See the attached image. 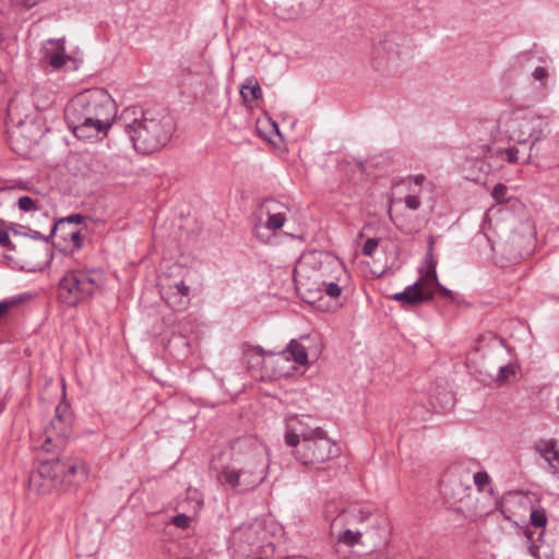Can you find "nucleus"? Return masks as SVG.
Listing matches in <instances>:
<instances>
[{"instance_id": "1", "label": "nucleus", "mask_w": 559, "mask_h": 559, "mask_svg": "<svg viewBox=\"0 0 559 559\" xmlns=\"http://www.w3.org/2000/svg\"><path fill=\"white\" fill-rule=\"evenodd\" d=\"M116 116V102L105 88L100 87L79 93L64 109L66 122L79 139L106 135Z\"/></svg>"}, {"instance_id": "2", "label": "nucleus", "mask_w": 559, "mask_h": 559, "mask_svg": "<svg viewBox=\"0 0 559 559\" xmlns=\"http://www.w3.org/2000/svg\"><path fill=\"white\" fill-rule=\"evenodd\" d=\"M119 121L129 134L133 147L141 154H151L168 143L174 132V124L167 115L153 110L141 111L126 108Z\"/></svg>"}, {"instance_id": "3", "label": "nucleus", "mask_w": 559, "mask_h": 559, "mask_svg": "<svg viewBox=\"0 0 559 559\" xmlns=\"http://www.w3.org/2000/svg\"><path fill=\"white\" fill-rule=\"evenodd\" d=\"M285 443L294 448L293 454L298 462L314 468L341 454L340 445L323 429L285 433Z\"/></svg>"}, {"instance_id": "4", "label": "nucleus", "mask_w": 559, "mask_h": 559, "mask_svg": "<svg viewBox=\"0 0 559 559\" xmlns=\"http://www.w3.org/2000/svg\"><path fill=\"white\" fill-rule=\"evenodd\" d=\"M503 132L509 141L519 144L530 143V151H532L536 143L545 140L550 133L549 121L533 110H515L504 120ZM530 160L531 152L522 163L528 164Z\"/></svg>"}, {"instance_id": "5", "label": "nucleus", "mask_w": 559, "mask_h": 559, "mask_svg": "<svg viewBox=\"0 0 559 559\" xmlns=\"http://www.w3.org/2000/svg\"><path fill=\"white\" fill-rule=\"evenodd\" d=\"M51 454V457L41 460L37 471L29 477L31 484L36 486L41 493L51 491L71 475L81 473L85 476L87 474L82 461L72 457H60L59 453Z\"/></svg>"}, {"instance_id": "6", "label": "nucleus", "mask_w": 559, "mask_h": 559, "mask_svg": "<svg viewBox=\"0 0 559 559\" xmlns=\"http://www.w3.org/2000/svg\"><path fill=\"white\" fill-rule=\"evenodd\" d=\"M104 283V273L96 269L68 271L59 281L58 297L71 307L93 296Z\"/></svg>"}, {"instance_id": "7", "label": "nucleus", "mask_w": 559, "mask_h": 559, "mask_svg": "<svg viewBox=\"0 0 559 559\" xmlns=\"http://www.w3.org/2000/svg\"><path fill=\"white\" fill-rule=\"evenodd\" d=\"M73 415L67 402H60L55 409V416L45 427L37 440L41 450L47 453H60L71 437Z\"/></svg>"}, {"instance_id": "8", "label": "nucleus", "mask_w": 559, "mask_h": 559, "mask_svg": "<svg viewBox=\"0 0 559 559\" xmlns=\"http://www.w3.org/2000/svg\"><path fill=\"white\" fill-rule=\"evenodd\" d=\"M269 460H262L261 466L254 469H242L234 464L225 466L219 480L238 492H247L258 487L266 477Z\"/></svg>"}, {"instance_id": "9", "label": "nucleus", "mask_w": 559, "mask_h": 559, "mask_svg": "<svg viewBox=\"0 0 559 559\" xmlns=\"http://www.w3.org/2000/svg\"><path fill=\"white\" fill-rule=\"evenodd\" d=\"M309 259L314 270L313 284L317 286L331 280L342 281L346 274L343 262L328 252H312Z\"/></svg>"}, {"instance_id": "10", "label": "nucleus", "mask_w": 559, "mask_h": 559, "mask_svg": "<svg viewBox=\"0 0 559 559\" xmlns=\"http://www.w3.org/2000/svg\"><path fill=\"white\" fill-rule=\"evenodd\" d=\"M7 116L9 121L16 127L27 128V124L34 126L37 111L27 95L16 93L8 104Z\"/></svg>"}, {"instance_id": "11", "label": "nucleus", "mask_w": 559, "mask_h": 559, "mask_svg": "<svg viewBox=\"0 0 559 559\" xmlns=\"http://www.w3.org/2000/svg\"><path fill=\"white\" fill-rule=\"evenodd\" d=\"M296 372V365L289 358L280 353L269 352L266 370L261 374V380L289 378Z\"/></svg>"}, {"instance_id": "12", "label": "nucleus", "mask_w": 559, "mask_h": 559, "mask_svg": "<svg viewBox=\"0 0 559 559\" xmlns=\"http://www.w3.org/2000/svg\"><path fill=\"white\" fill-rule=\"evenodd\" d=\"M390 297L403 307H416L431 301L435 298V292L432 289H421V281H416L403 292L393 294Z\"/></svg>"}, {"instance_id": "13", "label": "nucleus", "mask_w": 559, "mask_h": 559, "mask_svg": "<svg viewBox=\"0 0 559 559\" xmlns=\"http://www.w3.org/2000/svg\"><path fill=\"white\" fill-rule=\"evenodd\" d=\"M242 361L246 364L248 371L252 377L261 380V374L266 370L267 367V355L262 347L242 344Z\"/></svg>"}, {"instance_id": "14", "label": "nucleus", "mask_w": 559, "mask_h": 559, "mask_svg": "<svg viewBox=\"0 0 559 559\" xmlns=\"http://www.w3.org/2000/svg\"><path fill=\"white\" fill-rule=\"evenodd\" d=\"M64 38L49 39L41 49L43 62L53 70L61 69L71 58L66 53Z\"/></svg>"}, {"instance_id": "15", "label": "nucleus", "mask_w": 559, "mask_h": 559, "mask_svg": "<svg viewBox=\"0 0 559 559\" xmlns=\"http://www.w3.org/2000/svg\"><path fill=\"white\" fill-rule=\"evenodd\" d=\"M471 489V479L467 474L465 479L462 475L451 474L450 479L443 486V495L453 502H460L469 496Z\"/></svg>"}, {"instance_id": "16", "label": "nucleus", "mask_w": 559, "mask_h": 559, "mask_svg": "<svg viewBox=\"0 0 559 559\" xmlns=\"http://www.w3.org/2000/svg\"><path fill=\"white\" fill-rule=\"evenodd\" d=\"M262 209L266 212L267 219L265 227L270 230H277L284 226L286 214L283 211L285 205L276 200L267 199L264 201Z\"/></svg>"}, {"instance_id": "17", "label": "nucleus", "mask_w": 559, "mask_h": 559, "mask_svg": "<svg viewBox=\"0 0 559 559\" xmlns=\"http://www.w3.org/2000/svg\"><path fill=\"white\" fill-rule=\"evenodd\" d=\"M534 448L549 464L552 472L559 473V441L540 439L535 443Z\"/></svg>"}, {"instance_id": "18", "label": "nucleus", "mask_w": 559, "mask_h": 559, "mask_svg": "<svg viewBox=\"0 0 559 559\" xmlns=\"http://www.w3.org/2000/svg\"><path fill=\"white\" fill-rule=\"evenodd\" d=\"M190 294V287L185 282H178L174 286L162 289V296L165 301L176 310L183 309L186 301L183 300Z\"/></svg>"}, {"instance_id": "19", "label": "nucleus", "mask_w": 559, "mask_h": 559, "mask_svg": "<svg viewBox=\"0 0 559 559\" xmlns=\"http://www.w3.org/2000/svg\"><path fill=\"white\" fill-rule=\"evenodd\" d=\"M395 36H389L383 40L376 44L373 55L376 59H383L388 61H395L400 51L396 48Z\"/></svg>"}, {"instance_id": "20", "label": "nucleus", "mask_w": 559, "mask_h": 559, "mask_svg": "<svg viewBox=\"0 0 559 559\" xmlns=\"http://www.w3.org/2000/svg\"><path fill=\"white\" fill-rule=\"evenodd\" d=\"M284 355L292 361V364L296 365V370L300 366H306L308 364V353L307 348L297 340H292L287 347L283 349Z\"/></svg>"}, {"instance_id": "21", "label": "nucleus", "mask_w": 559, "mask_h": 559, "mask_svg": "<svg viewBox=\"0 0 559 559\" xmlns=\"http://www.w3.org/2000/svg\"><path fill=\"white\" fill-rule=\"evenodd\" d=\"M31 97L36 111L47 109L53 102V95L46 86L33 87Z\"/></svg>"}, {"instance_id": "22", "label": "nucleus", "mask_w": 559, "mask_h": 559, "mask_svg": "<svg viewBox=\"0 0 559 559\" xmlns=\"http://www.w3.org/2000/svg\"><path fill=\"white\" fill-rule=\"evenodd\" d=\"M417 281H421V289H432L435 292V285H439V280L436 270V262L432 260L431 254L429 253L428 266L424 275L417 278Z\"/></svg>"}, {"instance_id": "23", "label": "nucleus", "mask_w": 559, "mask_h": 559, "mask_svg": "<svg viewBox=\"0 0 559 559\" xmlns=\"http://www.w3.org/2000/svg\"><path fill=\"white\" fill-rule=\"evenodd\" d=\"M262 460H267V455H266L265 451L260 448H254L240 462L239 467L242 469H247V471L254 469L255 467L261 466Z\"/></svg>"}, {"instance_id": "24", "label": "nucleus", "mask_w": 559, "mask_h": 559, "mask_svg": "<svg viewBox=\"0 0 559 559\" xmlns=\"http://www.w3.org/2000/svg\"><path fill=\"white\" fill-rule=\"evenodd\" d=\"M16 201V191L12 187L0 188V214L14 207Z\"/></svg>"}, {"instance_id": "25", "label": "nucleus", "mask_w": 559, "mask_h": 559, "mask_svg": "<svg viewBox=\"0 0 559 559\" xmlns=\"http://www.w3.org/2000/svg\"><path fill=\"white\" fill-rule=\"evenodd\" d=\"M311 419V416L308 415L296 416L293 419V423L288 426L286 433H297L298 429H301L304 432H307V430L322 429L319 426H311L309 424Z\"/></svg>"}, {"instance_id": "26", "label": "nucleus", "mask_w": 559, "mask_h": 559, "mask_svg": "<svg viewBox=\"0 0 559 559\" xmlns=\"http://www.w3.org/2000/svg\"><path fill=\"white\" fill-rule=\"evenodd\" d=\"M84 221L85 216L81 214H72L66 217H61L60 219L53 223V226L51 228V235L57 234V231H62L69 224H81Z\"/></svg>"}, {"instance_id": "27", "label": "nucleus", "mask_w": 559, "mask_h": 559, "mask_svg": "<svg viewBox=\"0 0 559 559\" xmlns=\"http://www.w3.org/2000/svg\"><path fill=\"white\" fill-rule=\"evenodd\" d=\"M362 533L360 531L345 530L337 537L338 544H344L348 547L360 544Z\"/></svg>"}, {"instance_id": "28", "label": "nucleus", "mask_w": 559, "mask_h": 559, "mask_svg": "<svg viewBox=\"0 0 559 559\" xmlns=\"http://www.w3.org/2000/svg\"><path fill=\"white\" fill-rule=\"evenodd\" d=\"M240 95L246 103L257 100L262 97V90L258 83L246 84L240 90Z\"/></svg>"}, {"instance_id": "29", "label": "nucleus", "mask_w": 559, "mask_h": 559, "mask_svg": "<svg viewBox=\"0 0 559 559\" xmlns=\"http://www.w3.org/2000/svg\"><path fill=\"white\" fill-rule=\"evenodd\" d=\"M342 281L331 280L329 282H322L319 286H317V290L324 292L329 297L331 298H337L341 296L342 288L341 283Z\"/></svg>"}, {"instance_id": "30", "label": "nucleus", "mask_w": 559, "mask_h": 559, "mask_svg": "<svg viewBox=\"0 0 559 559\" xmlns=\"http://www.w3.org/2000/svg\"><path fill=\"white\" fill-rule=\"evenodd\" d=\"M530 523L536 528H544L547 523L546 512L542 508H532Z\"/></svg>"}, {"instance_id": "31", "label": "nucleus", "mask_w": 559, "mask_h": 559, "mask_svg": "<svg viewBox=\"0 0 559 559\" xmlns=\"http://www.w3.org/2000/svg\"><path fill=\"white\" fill-rule=\"evenodd\" d=\"M61 238L72 245V250H80L83 247L84 237L80 230H69L68 234H62Z\"/></svg>"}, {"instance_id": "32", "label": "nucleus", "mask_w": 559, "mask_h": 559, "mask_svg": "<svg viewBox=\"0 0 559 559\" xmlns=\"http://www.w3.org/2000/svg\"><path fill=\"white\" fill-rule=\"evenodd\" d=\"M38 200H34L28 195L16 198L15 204L23 212H33L39 210Z\"/></svg>"}, {"instance_id": "33", "label": "nucleus", "mask_w": 559, "mask_h": 559, "mask_svg": "<svg viewBox=\"0 0 559 559\" xmlns=\"http://www.w3.org/2000/svg\"><path fill=\"white\" fill-rule=\"evenodd\" d=\"M500 155L509 164H515L519 163L520 160L519 148L516 146H510L504 148L503 151H500Z\"/></svg>"}, {"instance_id": "34", "label": "nucleus", "mask_w": 559, "mask_h": 559, "mask_svg": "<svg viewBox=\"0 0 559 559\" xmlns=\"http://www.w3.org/2000/svg\"><path fill=\"white\" fill-rule=\"evenodd\" d=\"M419 191L413 190V193L407 194L404 198V202L407 209L416 211L420 207L421 201L418 195Z\"/></svg>"}, {"instance_id": "35", "label": "nucleus", "mask_w": 559, "mask_h": 559, "mask_svg": "<svg viewBox=\"0 0 559 559\" xmlns=\"http://www.w3.org/2000/svg\"><path fill=\"white\" fill-rule=\"evenodd\" d=\"M473 480H474V484L477 486V489L479 491H483V490H485V487L487 485H489L490 477L486 472L480 471V472H477L474 474Z\"/></svg>"}, {"instance_id": "36", "label": "nucleus", "mask_w": 559, "mask_h": 559, "mask_svg": "<svg viewBox=\"0 0 559 559\" xmlns=\"http://www.w3.org/2000/svg\"><path fill=\"white\" fill-rule=\"evenodd\" d=\"M514 374L515 368L512 365L500 366L498 369V376L496 378V381L502 383Z\"/></svg>"}, {"instance_id": "37", "label": "nucleus", "mask_w": 559, "mask_h": 559, "mask_svg": "<svg viewBox=\"0 0 559 559\" xmlns=\"http://www.w3.org/2000/svg\"><path fill=\"white\" fill-rule=\"evenodd\" d=\"M508 187L503 183H497L491 191V197L498 202L503 203L506 201V194Z\"/></svg>"}, {"instance_id": "38", "label": "nucleus", "mask_w": 559, "mask_h": 559, "mask_svg": "<svg viewBox=\"0 0 559 559\" xmlns=\"http://www.w3.org/2000/svg\"><path fill=\"white\" fill-rule=\"evenodd\" d=\"M379 246L377 238H368L362 246V254L371 257Z\"/></svg>"}, {"instance_id": "39", "label": "nucleus", "mask_w": 559, "mask_h": 559, "mask_svg": "<svg viewBox=\"0 0 559 559\" xmlns=\"http://www.w3.org/2000/svg\"><path fill=\"white\" fill-rule=\"evenodd\" d=\"M549 75L548 73V70L544 67H537L535 68V70L532 72V76L536 80V81H539L542 82V85L545 86V82L544 80L547 79Z\"/></svg>"}, {"instance_id": "40", "label": "nucleus", "mask_w": 559, "mask_h": 559, "mask_svg": "<svg viewBox=\"0 0 559 559\" xmlns=\"http://www.w3.org/2000/svg\"><path fill=\"white\" fill-rule=\"evenodd\" d=\"M189 521L190 520L186 514L180 513L173 518L171 523L179 528H186L189 526Z\"/></svg>"}, {"instance_id": "41", "label": "nucleus", "mask_w": 559, "mask_h": 559, "mask_svg": "<svg viewBox=\"0 0 559 559\" xmlns=\"http://www.w3.org/2000/svg\"><path fill=\"white\" fill-rule=\"evenodd\" d=\"M16 302L14 300H2L0 301V319L5 317L10 309L14 307Z\"/></svg>"}, {"instance_id": "42", "label": "nucleus", "mask_w": 559, "mask_h": 559, "mask_svg": "<svg viewBox=\"0 0 559 559\" xmlns=\"http://www.w3.org/2000/svg\"><path fill=\"white\" fill-rule=\"evenodd\" d=\"M0 246L3 248L13 249L9 233L0 229Z\"/></svg>"}, {"instance_id": "43", "label": "nucleus", "mask_w": 559, "mask_h": 559, "mask_svg": "<svg viewBox=\"0 0 559 559\" xmlns=\"http://www.w3.org/2000/svg\"><path fill=\"white\" fill-rule=\"evenodd\" d=\"M435 288L438 289V292L442 295L443 298H447L450 300L454 299V295H453L452 290L448 289L440 282H439V285H435Z\"/></svg>"}, {"instance_id": "44", "label": "nucleus", "mask_w": 559, "mask_h": 559, "mask_svg": "<svg viewBox=\"0 0 559 559\" xmlns=\"http://www.w3.org/2000/svg\"><path fill=\"white\" fill-rule=\"evenodd\" d=\"M540 545L536 544L535 542H531L528 545V552L534 557L535 559H542L540 556Z\"/></svg>"}, {"instance_id": "45", "label": "nucleus", "mask_w": 559, "mask_h": 559, "mask_svg": "<svg viewBox=\"0 0 559 559\" xmlns=\"http://www.w3.org/2000/svg\"><path fill=\"white\" fill-rule=\"evenodd\" d=\"M425 180H426V177L424 175H416L414 177L408 178V181L414 182L415 186H417V187H420Z\"/></svg>"}, {"instance_id": "46", "label": "nucleus", "mask_w": 559, "mask_h": 559, "mask_svg": "<svg viewBox=\"0 0 559 559\" xmlns=\"http://www.w3.org/2000/svg\"><path fill=\"white\" fill-rule=\"evenodd\" d=\"M391 219L393 221V223L395 224V226L401 229L403 233L405 234H411L412 233V229L409 228H406L401 222H400V218L396 217V218H393L391 217Z\"/></svg>"}, {"instance_id": "47", "label": "nucleus", "mask_w": 559, "mask_h": 559, "mask_svg": "<svg viewBox=\"0 0 559 559\" xmlns=\"http://www.w3.org/2000/svg\"><path fill=\"white\" fill-rule=\"evenodd\" d=\"M53 235H51V233L48 235V236H43L40 235L39 231H34V235H33V238L35 239H41L44 241H48Z\"/></svg>"}, {"instance_id": "48", "label": "nucleus", "mask_w": 559, "mask_h": 559, "mask_svg": "<svg viewBox=\"0 0 559 559\" xmlns=\"http://www.w3.org/2000/svg\"><path fill=\"white\" fill-rule=\"evenodd\" d=\"M5 82V74L0 70V86Z\"/></svg>"}, {"instance_id": "49", "label": "nucleus", "mask_w": 559, "mask_h": 559, "mask_svg": "<svg viewBox=\"0 0 559 559\" xmlns=\"http://www.w3.org/2000/svg\"><path fill=\"white\" fill-rule=\"evenodd\" d=\"M447 403L453 405V396L451 394H447Z\"/></svg>"}, {"instance_id": "50", "label": "nucleus", "mask_w": 559, "mask_h": 559, "mask_svg": "<svg viewBox=\"0 0 559 559\" xmlns=\"http://www.w3.org/2000/svg\"><path fill=\"white\" fill-rule=\"evenodd\" d=\"M59 233H60V236H61L62 234H68L69 230H66V228H64L62 231H59Z\"/></svg>"}, {"instance_id": "51", "label": "nucleus", "mask_w": 559, "mask_h": 559, "mask_svg": "<svg viewBox=\"0 0 559 559\" xmlns=\"http://www.w3.org/2000/svg\"><path fill=\"white\" fill-rule=\"evenodd\" d=\"M557 409L559 412V395H558V399H557Z\"/></svg>"}, {"instance_id": "52", "label": "nucleus", "mask_w": 559, "mask_h": 559, "mask_svg": "<svg viewBox=\"0 0 559 559\" xmlns=\"http://www.w3.org/2000/svg\"><path fill=\"white\" fill-rule=\"evenodd\" d=\"M528 539H532V536L530 533L526 534Z\"/></svg>"}, {"instance_id": "53", "label": "nucleus", "mask_w": 559, "mask_h": 559, "mask_svg": "<svg viewBox=\"0 0 559 559\" xmlns=\"http://www.w3.org/2000/svg\"><path fill=\"white\" fill-rule=\"evenodd\" d=\"M253 559H265V558H263V557H255V558H253Z\"/></svg>"}]
</instances>
